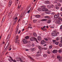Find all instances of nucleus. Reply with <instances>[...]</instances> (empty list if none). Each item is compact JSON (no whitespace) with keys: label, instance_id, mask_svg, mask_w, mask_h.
<instances>
[{"label":"nucleus","instance_id":"nucleus-56","mask_svg":"<svg viewBox=\"0 0 62 62\" xmlns=\"http://www.w3.org/2000/svg\"><path fill=\"white\" fill-rule=\"evenodd\" d=\"M54 12L52 13H51V15H54Z\"/></svg>","mask_w":62,"mask_h":62},{"label":"nucleus","instance_id":"nucleus-1","mask_svg":"<svg viewBox=\"0 0 62 62\" xmlns=\"http://www.w3.org/2000/svg\"><path fill=\"white\" fill-rule=\"evenodd\" d=\"M30 39L31 41H34V40H35L37 42L39 43V42L38 41L37 39L35 37H31L30 38Z\"/></svg>","mask_w":62,"mask_h":62},{"label":"nucleus","instance_id":"nucleus-42","mask_svg":"<svg viewBox=\"0 0 62 62\" xmlns=\"http://www.w3.org/2000/svg\"><path fill=\"white\" fill-rule=\"evenodd\" d=\"M43 56L44 57H47V55L46 54H44L43 55Z\"/></svg>","mask_w":62,"mask_h":62},{"label":"nucleus","instance_id":"nucleus-44","mask_svg":"<svg viewBox=\"0 0 62 62\" xmlns=\"http://www.w3.org/2000/svg\"><path fill=\"white\" fill-rule=\"evenodd\" d=\"M29 57L30 58H31V59L32 60H33L34 59H33V58L31 57L30 56Z\"/></svg>","mask_w":62,"mask_h":62},{"label":"nucleus","instance_id":"nucleus-27","mask_svg":"<svg viewBox=\"0 0 62 62\" xmlns=\"http://www.w3.org/2000/svg\"><path fill=\"white\" fill-rule=\"evenodd\" d=\"M18 29L17 28V29H16V34H17V33L18 32Z\"/></svg>","mask_w":62,"mask_h":62},{"label":"nucleus","instance_id":"nucleus-6","mask_svg":"<svg viewBox=\"0 0 62 62\" xmlns=\"http://www.w3.org/2000/svg\"><path fill=\"white\" fill-rule=\"evenodd\" d=\"M52 8V10H53L54 11L55 10V7H54V6L53 5H51V8Z\"/></svg>","mask_w":62,"mask_h":62},{"label":"nucleus","instance_id":"nucleus-14","mask_svg":"<svg viewBox=\"0 0 62 62\" xmlns=\"http://www.w3.org/2000/svg\"><path fill=\"white\" fill-rule=\"evenodd\" d=\"M11 2H12V0H10L9 3V7H10L11 6L12 4Z\"/></svg>","mask_w":62,"mask_h":62},{"label":"nucleus","instance_id":"nucleus-61","mask_svg":"<svg viewBox=\"0 0 62 62\" xmlns=\"http://www.w3.org/2000/svg\"><path fill=\"white\" fill-rule=\"evenodd\" d=\"M34 46H35V45H34V44H32V47H34Z\"/></svg>","mask_w":62,"mask_h":62},{"label":"nucleus","instance_id":"nucleus-64","mask_svg":"<svg viewBox=\"0 0 62 62\" xmlns=\"http://www.w3.org/2000/svg\"><path fill=\"white\" fill-rule=\"evenodd\" d=\"M60 10L61 11H62V7L61 9H60Z\"/></svg>","mask_w":62,"mask_h":62},{"label":"nucleus","instance_id":"nucleus-53","mask_svg":"<svg viewBox=\"0 0 62 62\" xmlns=\"http://www.w3.org/2000/svg\"><path fill=\"white\" fill-rule=\"evenodd\" d=\"M39 56V54H36V57H38V56Z\"/></svg>","mask_w":62,"mask_h":62},{"label":"nucleus","instance_id":"nucleus-11","mask_svg":"<svg viewBox=\"0 0 62 62\" xmlns=\"http://www.w3.org/2000/svg\"><path fill=\"white\" fill-rule=\"evenodd\" d=\"M59 17V16L58 14L55 15L54 16V17L55 18V19L58 18V17Z\"/></svg>","mask_w":62,"mask_h":62},{"label":"nucleus","instance_id":"nucleus-26","mask_svg":"<svg viewBox=\"0 0 62 62\" xmlns=\"http://www.w3.org/2000/svg\"><path fill=\"white\" fill-rule=\"evenodd\" d=\"M47 53L48 54H51V53L50 52L49 50H48L47 51Z\"/></svg>","mask_w":62,"mask_h":62},{"label":"nucleus","instance_id":"nucleus-34","mask_svg":"<svg viewBox=\"0 0 62 62\" xmlns=\"http://www.w3.org/2000/svg\"><path fill=\"white\" fill-rule=\"evenodd\" d=\"M18 19H17V20H16L14 22V23L13 24V25H14L16 23L17 21V20Z\"/></svg>","mask_w":62,"mask_h":62},{"label":"nucleus","instance_id":"nucleus-29","mask_svg":"<svg viewBox=\"0 0 62 62\" xmlns=\"http://www.w3.org/2000/svg\"><path fill=\"white\" fill-rule=\"evenodd\" d=\"M42 10V9L41 8H39L38 9V10L39 11H41Z\"/></svg>","mask_w":62,"mask_h":62},{"label":"nucleus","instance_id":"nucleus-40","mask_svg":"<svg viewBox=\"0 0 62 62\" xmlns=\"http://www.w3.org/2000/svg\"><path fill=\"white\" fill-rule=\"evenodd\" d=\"M55 8L56 9H59V7L56 6L55 7Z\"/></svg>","mask_w":62,"mask_h":62},{"label":"nucleus","instance_id":"nucleus-49","mask_svg":"<svg viewBox=\"0 0 62 62\" xmlns=\"http://www.w3.org/2000/svg\"><path fill=\"white\" fill-rule=\"evenodd\" d=\"M37 21V20H33V23H36V22Z\"/></svg>","mask_w":62,"mask_h":62},{"label":"nucleus","instance_id":"nucleus-7","mask_svg":"<svg viewBox=\"0 0 62 62\" xmlns=\"http://www.w3.org/2000/svg\"><path fill=\"white\" fill-rule=\"evenodd\" d=\"M61 58L60 57V55H59L57 56V59H59V58H60L59 60V61H61H61H62V60H60L61 59Z\"/></svg>","mask_w":62,"mask_h":62},{"label":"nucleus","instance_id":"nucleus-4","mask_svg":"<svg viewBox=\"0 0 62 62\" xmlns=\"http://www.w3.org/2000/svg\"><path fill=\"white\" fill-rule=\"evenodd\" d=\"M42 9L43 11H47L48 10V9L46 8L45 7L43 8Z\"/></svg>","mask_w":62,"mask_h":62},{"label":"nucleus","instance_id":"nucleus-5","mask_svg":"<svg viewBox=\"0 0 62 62\" xmlns=\"http://www.w3.org/2000/svg\"><path fill=\"white\" fill-rule=\"evenodd\" d=\"M23 41L24 44H27V42H28V41L25 39H23Z\"/></svg>","mask_w":62,"mask_h":62},{"label":"nucleus","instance_id":"nucleus-17","mask_svg":"<svg viewBox=\"0 0 62 62\" xmlns=\"http://www.w3.org/2000/svg\"><path fill=\"white\" fill-rule=\"evenodd\" d=\"M41 16L40 15H36L35 16V17H36V18H40L41 17Z\"/></svg>","mask_w":62,"mask_h":62},{"label":"nucleus","instance_id":"nucleus-25","mask_svg":"<svg viewBox=\"0 0 62 62\" xmlns=\"http://www.w3.org/2000/svg\"><path fill=\"white\" fill-rule=\"evenodd\" d=\"M57 4L58 6H61V4L59 3H57Z\"/></svg>","mask_w":62,"mask_h":62},{"label":"nucleus","instance_id":"nucleus-28","mask_svg":"<svg viewBox=\"0 0 62 62\" xmlns=\"http://www.w3.org/2000/svg\"><path fill=\"white\" fill-rule=\"evenodd\" d=\"M5 17H4L3 18V20L2 21V22H4V21H5Z\"/></svg>","mask_w":62,"mask_h":62},{"label":"nucleus","instance_id":"nucleus-23","mask_svg":"<svg viewBox=\"0 0 62 62\" xmlns=\"http://www.w3.org/2000/svg\"><path fill=\"white\" fill-rule=\"evenodd\" d=\"M11 59V61H13V62H16V60H13V59H12V58H10Z\"/></svg>","mask_w":62,"mask_h":62},{"label":"nucleus","instance_id":"nucleus-54","mask_svg":"<svg viewBox=\"0 0 62 62\" xmlns=\"http://www.w3.org/2000/svg\"><path fill=\"white\" fill-rule=\"evenodd\" d=\"M58 1H59V2H62V0H58Z\"/></svg>","mask_w":62,"mask_h":62},{"label":"nucleus","instance_id":"nucleus-3","mask_svg":"<svg viewBox=\"0 0 62 62\" xmlns=\"http://www.w3.org/2000/svg\"><path fill=\"white\" fill-rule=\"evenodd\" d=\"M9 45H10V40H9V39H8V40H7V42L6 43L5 45L9 46Z\"/></svg>","mask_w":62,"mask_h":62},{"label":"nucleus","instance_id":"nucleus-41","mask_svg":"<svg viewBox=\"0 0 62 62\" xmlns=\"http://www.w3.org/2000/svg\"><path fill=\"white\" fill-rule=\"evenodd\" d=\"M52 47H53V46H52V45L49 46V49H52Z\"/></svg>","mask_w":62,"mask_h":62},{"label":"nucleus","instance_id":"nucleus-46","mask_svg":"<svg viewBox=\"0 0 62 62\" xmlns=\"http://www.w3.org/2000/svg\"><path fill=\"white\" fill-rule=\"evenodd\" d=\"M28 13H30V10H29L27 12Z\"/></svg>","mask_w":62,"mask_h":62},{"label":"nucleus","instance_id":"nucleus-58","mask_svg":"<svg viewBox=\"0 0 62 62\" xmlns=\"http://www.w3.org/2000/svg\"><path fill=\"white\" fill-rule=\"evenodd\" d=\"M62 29V25H61V26L60 29L61 30V29Z\"/></svg>","mask_w":62,"mask_h":62},{"label":"nucleus","instance_id":"nucleus-12","mask_svg":"<svg viewBox=\"0 0 62 62\" xmlns=\"http://www.w3.org/2000/svg\"><path fill=\"white\" fill-rule=\"evenodd\" d=\"M5 46H6V47L5 48V52H6L8 50V47L9 46H8V45H5Z\"/></svg>","mask_w":62,"mask_h":62},{"label":"nucleus","instance_id":"nucleus-13","mask_svg":"<svg viewBox=\"0 0 62 62\" xmlns=\"http://www.w3.org/2000/svg\"><path fill=\"white\" fill-rule=\"evenodd\" d=\"M37 39L39 41L41 40V37H40V36H38L37 37Z\"/></svg>","mask_w":62,"mask_h":62},{"label":"nucleus","instance_id":"nucleus-59","mask_svg":"<svg viewBox=\"0 0 62 62\" xmlns=\"http://www.w3.org/2000/svg\"><path fill=\"white\" fill-rule=\"evenodd\" d=\"M45 40L46 41H48V39H46V38L45 39Z\"/></svg>","mask_w":62,"mask_h":62},{"label":"nucleus","instance_id":"nucleus-10","mask_svg":"<svg viewBox=\"0 0 62 62\" xmlns=\"http://www.w3.org/2000/svg\"><path fill=\"white\" fill-rule=\"evenodd\" d=\"M58 52V50H54L52 51V53H54V54H55L57 53Z\"/></svg>","mask_w":62,"mask_h":62},{"label":"nucleus","instance_id":"nucleus-39","mask_svg":"<svg viewBox=\"0 0 62 62\" xmlns=\"http://www.w3.org/2000/svg\"><path fill=\"white\" fill-rule=\"evenodd\" d=\"M59 37H57L56 39V40L57 41L58 40H59Z\"/></svg>","mask_w":62,"mask_h":62},{"label":"nucleus","instance_id":"nucleus-37","mask_svg":"<svg viewBox=\"0 0 62 62\" xmlns=\"http://www.w3.org/2000/svg\"><path fill=\"white\" fill-rule=\"evenodd\" d=\"M59 43L58 42H56L55 43V44H56V45H58Z\"/></svg>","mask_w":62,"mask_h":62},{"label":"nucleus","instance_id":"nucleus-60","mask_svg":"<svg viewBox=\"0 0 62 62\" xmlns=\"http://www.w3.org/2000/svg\"><path fill=\"white\" fill-rule=\"evenodd\" d=\"M20 33H21V31H18V34H20Z\"/></svg>","mask_w":62,"mask_h":62},{"label":"nucleus","instance_id":"nucleus-9","mask_svg":"<svg viewBox=\"0 0 62 62\" xmlns=\"http://www.w3.org/2000/svg\"><path fill=\"white\" fill-rule=\"evenodd\" d=\"M46 43V42L44 40H42L41 42V44H44Z\"/></svg>","mask_w":62,"mask_h":62},{"label":"nucleus","instance_id":"nucleus-2","mask_svg":"<svg viewBox=\"0 0 62 62\" xmlns=\"http://www.w3.org/2000/svg\"><path fill=\"white\" fill-rule=\"evenodd\" d=\"M18 38H19V36H16V40L15 41V42H16V43H19V40H18Z\"/></svg>","mask_w":62,"mask_h":62},{"label":"nucleus","instance_id":"nucleus-8","mask_svg":"<svg viewBox=\"0 0 62 62\" xmlns=\"http://www.w3.org/2000/svg\"><path fill=\"white\" fill-rule=\"evenodd\" d=\"M52 36H54V37H55V36H57V33L55 32H54L52 33Z\"/></svg>","mask_w":62,"mask_h":62},{"label":"nucleus","instance_id":"nucleus-15","mask_svg":"<svg viewBox=\"0 0 62 62\" xmlns=\"http://www.w3.org/2000/svg\"><path fill=\"white\" fill-rule=\"evenodd\" d=\"M10 36H11V35L9 34V35H8L6 39V40H8V39H9V38H10Z\"/></svg>","mask_w":62,"mask_h":62},{"label":"nucleus","instance_id":"nucleus-31","mask_svg":"<svg viewBox=\"0 0 62 62\" xmlns=\"http://www.w3.org/2000/svg\"><path fill=\"white\" fill-rule=\"evenodd\" d=\"M37 54H41V51L39 50L37 52Z\"/></svg>","mask_w":62,"mask_h":62},{"label":"nucleus","instance_id":"nucleus-30","mask_svg":"<svg viewBox=\"0 0 62 62\" xmlns=\"http://www.w3.org/2000/svg\"><path fill=\"white\" fill-rule=\"evenodd\" d=\"M58 52L59 53H62V49H60L58 50Z\"/></svg>","mask_w":62,"mask_h":62},{"label":"nucleus","instance_id":"nucleus-36","mask_svg":"<svg viewBox=\"0 0 62 62\" xmlns=\"http://www.w3.org/2000/svg\"><path fill=\"white\" fill-rule=\"evenodd\" d=\"M59 46H60V47H62V43H61L60 44H59Z\"/></svg>","mask_w":62,"mask_h":62},{"label":"nucleus","instance_id":"nucleus-19","mask_svg":"<svg viewBox=\"0 0 62 62\" xmlns=\"http://www.w3.org/2000/svg\"><path fill=\"white\" fill-rule=\"evenodd\" d=\"M33 35L34 36V37H37V34L36 33H33Z\"/></svg>","mask_w":62,"mask_h":62},{"label":"nucleus","instance_id":"nucleus-50","mask_svg":"<svg viewBox=\"0 0 62 62\" xmlns=\"http://www.w3.org/2000/svg\"><path fill=\"white\" fill-rule=\"evenodd\" d=\"M31 27V25L29 24V27L28 28H30V27Z\"/></svg>","mask_w":62,"mask_h":62},{"label":"nucleus","instance_id":"nucleus-32","mask_svg":"<svg viewBox=\"0 0 62 62\" xmlns=\"http://www.w3.org/2000/svg\"><path fill=\"white\" fill-rule=\"evenodd\" d=\"M46 3L47 4H48L50 3V1H46Z\"/></svg>","mask_w":62,"mask_h":62},{"label":"nucleus","instance_id":"nucleus-55","mask_svg":"<svg viewBox=\"0 0 62 62\" xmlns=\"http://www.w3.org/2000/svg\"><path fill=\"white\" fill-rule=\"evenodd\" d=\"M21 7V6H18V9H20V7Z\"/></svg>","mask_w":62,"mask_h":62},{"label":"nucleus","instance_id":"nucleus-20","mask_svg":"<svg viewBox=\"0 0 62 62\" xmlns=\"http://www.w3.org/2000/svg\"><path fill=\"white\" fill-rule=\"evenodd\" d=\"M45 18L46 19H50V17L48 16H45Z\"/></svg>","mask_w":62,"mask_h":62},{"label":"nucleus","instance_id":"nucleus-47","mask_svg":"<svg viewBox=\"0 0 62 62\" xmlns=\"http://www.w3.org/2000/svg\"><path fill=\"white\" fill-rule=\"evenodd\" d=\"M53 42L54 43L56 41V40H52Z\"/></svg>","mask_w":62,"mask_h":62},{"label":"nucleus","instance_id":"nucleus-16","mask_svg":"<svg viewBox=\"0 0 62 62\" xmlns=\"http://www.w3.org/2000/svg\"><path fill=\"white\" fill-rule=\"evenodd\" d=\"M41 21H42L43 22H44L45 21H47V19H43L40 20Z\"/></svg>","mask_w":62,"mask_h":62},{"label":"nucleus","instance_id":"nucleus-22","mask_svg":"<svg viewBox=\"0 0 62 62\" xmlns=\"http://www.w3.org/2000/svg\"><path fill=\"white\" fill-rule=\"evenodd\" d=\"M11 59V61H13V62H16V60H13V59H12V58H10Z\"/></svg>","mask_w":62,"mask_h":62},{"label":"nucleus","instance_id":"nucleus-57","mask_svg":"<svg viewBox=\"0 0 62 62\" xmlns=\"http://www.w3.org/2000/svg\"><path fill=\"white\" fill-rule=\"evenodd\" d=\"M8 60H9L10 62H12V61H11V60L10 59H8Z\"/></svg>","mask_w":62,"mask_h":62},{"label":"nucleus","instance_id":"nucleus-63","mask_svg":"<svg viewBox=\"0 0 62 62\" xmlns=\"http://www.w3.org/2000/svg\"><path fill=\"white\" fill-rule=\"evenodd\" d=\"M18 18V17H16L15 19V20H17Z\"/></svg>","mask_w":62,"mask_h":62},{"label":"nucleus","instance_id":"nucleus-43","mask_svg":"<svg viewBox=\"0 0 62 62\" xmlns=\"http://www.w3.org/2000/svg\"><path fill=\"white\" fill-rule=\"evenodd\" d=\"M31 51H35V48H32L31 49Z\"/></svg>","mask_w":62,"mask_h":62},{"label":"nucleus","instance_id":"nucleus-35","mask_svg":"<svg viewBox=\"0 0 62 62\" xmlns=\"http://www.w3.org/2000/svg\"><path fill=\"white\" fill-rule=\"evenodd\" d=\"M41 8H45V6L43 5L42 6H41Z\"/></svg>","mask_w":62,"mask_h":62},{"label":"nucleus","instance_id":"nucleus-18","mask_svg":"<svg viewBox=\"0 0 62 62\" xmlns=\"http://www.w3.org/2000/svg\"><path fill=\"white\" fill-rule=\"evenodd\" d=\"M51 22V20H48L47 23H50Z\"/></svg>","mask_w":62,"mask_h":62},{"label":"nucleus","instance_id":"nucleus-51","mask_svg":"<svg viewBox=\"0 0 62 62\" xmlns=\"http://www.w3.org/2000/svg\"><path fill=\"white\" fill-rule=\"evenodd\" d=\"M44 28H42V27L41 28V29L43 30V31H45V29H44Z\"/></svg>","mask_w":62,"mask_h":62},{"label":"nucleus","instance_id":"nucleus-52","mask_svg":"<svg viewBox=\"0 0 62 62\" xmlns=\"http://www.w3.org/2000/svg\"><path fill=\"white\" fill-rule=\"evenodd\" d=\"M20 61L21 62H23V60H22V59H20Z\"/></svg>","mask_w":62,"mask_h":62},{"label":"nucleus","instance_id":"nucleus-62","mask_svg":"<svg viewBox=\"0 0 62 62\" xmlns=\"http://www.w3.org/2000/svg\"><path fill=\"white\" fill-rule=\"evenodd\" d=\"M11 50V48H9V51H10Z\"/></svg>","mask_w":62,"mask_h":62},{"label":"nucleus","instance_id":"nucleus-48","mask_svg":"<svg viewBox=\"0 0 62 62\" xmlns=\"http://www.w3.org/2000/svg\"><path fill=\"white\" fill-rule=\"evenodd\" d=\"M60 23V21H58L57 22V23L58 24H59V23Z\"/></svg>","mask_w":62,"mask_h":62},{"label":"nucleus","instance_id":"nucleus-38","mask_svg":"<svg viewBox=\"0 0 62 62\" xmlns=\"http://www.w3.org/2000/svg\"><path fill=\"white\" fill-rule=\"evenodd\" d=\"M62 14V12H61L60 13H57L58 15L59 16V15H61V14Z\"/></svg>","mask_w":62,"mask_h":62},{"label":"nucleus","instance_id":"nucleus-24","mask_svg":"<svg viewBox=\"0 0 62 62\" xmlns=\"http://www.w3.org/2000/svg\"><path fill=\"white\" fill-rule=\"evenodd\" d=\"M29 37L28 36H27L26 37H25V39H29Z\"/></svg>","mask_w":62,"mask_h":62},{"label":"nucleus","instance_id":"nucleus-45","mask_svg":"<svg viewBox=\"0 0 62 62\" xmlns=\"http://www.w3.org/2000/svg\"><path fill=\"white\" fill-rule=\"evenodd\" d=\"M58 19L59 21H60V20H61V17H59V18H58Z\"/></svg>","mask_w":62,"mask_h":62},{"label":"nucleus","instance_id":"nucleus-21","mask_svg":"<svg viewBox=\"0 0 62 62\" xmlns=\"http://www.w3.org/2000/svg\"><path fill=\"white\" fill-rule=\"evenodd\" d=\"M47 8H49V9H50L51 8V6L49 5H48L47 6Z\"/></svg>","mask_w":62,"mask_h":62},{"label":"nucleus","instance_id":"nucleus-33","mask_svg":"<svg viewBox=\"0 0 62 62\" xmlns=\"http://www.w3.org/2000/svg\"><path fill=\"white\" fill-rule=\"evenodd\" d=\"M18 19H17V20H16L14 22V23L13 24V25H14L16 23L17 21V20Z\"/></svg>","mask_w":62,"mask_h":62}]
</instances>
